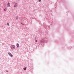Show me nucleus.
<instances>
[{
  "label": "nucleus",
  "instance_id": "obj_1",
  "mask_svg": "<svg viewBox=\"0 0 74 74\" xmlns=\"http://www.w3.org/2000/svg\"><path fill=\"white\" fill-rule=\"evenodd\" d=\"M10 47L11 49H14L15 48V46L14 45H12Z\"/></svg>",
  "mask_w": 74,
  "mask_h": 74
},
{
  "label": "nucleus",
  "instance_id": "obj_2",
  "mask_svg": "<svg viewBox=\"0 0 74 74\" xmlns=\"http://www.w3.org/2000/svg\"><path fill=\"white\" fill-rule=\"evenodd\" d=\"M7 6L8 7H10V2H8L7 4Z\"/></svg>",
  "mask_w": 74,
  "mask_h": 74
},
{
  "label": "nucleus",
  "instance_id": "obj_3",
  "mask_svg": "<svg viewBox=\"0 0 74 74\" xmlns=\"http://www.w3.org/2000/svg\"><path fill=\"white\" fill-rule=\"evenodd\" d=\"M8 54L11 57H12L13 56V55H12L10 53H8Z\"/></svg>",
  "mask_w": 74,
  "mask_h": 74
},
{
  "label": "nucleus",
  "instance_id": "obj_4",
  "mask_svg": "<svg viewBox=\"0 0 74 74\" xmlns=\"http://www.w3.org/2000/svg\"><path fill=\"white\" fill-rule=\"evenodd\" d=\"M8 10V9L7 8H5L4 9V11H7Z\"/></svg>",
  "mask_w": 74,
  "mask_h": 74
},
{
  "label": "nucleus",
  "instance_id": "obj_5",
  "mask_svg": "<svg viewBox=\"0 0 74 74\" xmlns=\"http://www.w3.org/2000/svg\"><path fill=\"white\" fill-rule=\"evenodd\" d=\"M17 5H18V4H17V3H15L14 5V7H17Z\"/></svg>",
  "mask_w": 74,
  "mask_h": 74
},
{
  "label": "nucleus",
  "instance_id": "obj_6",
  "mask_svg": "<svg viewBox=\"0 0 74 74\" xmlns=\"http://www.w3.org/2000/svg\"><path fill=\"white\" fill-rule=\"evenodd\" d=\"M16 46H17V47H19V44L18 43H17Z\"/></svg>",
  "mask_w": 74,
  "mask_h": 74
},
{
  "label": "nucleus",
  "instance_id": "obj_7",
  "mask_svg": "<svg viewBox=\"0 0 74 74\" xmlns=\"http://www.w3.org/2000/svg\"><path fill=\"white\" fill-rule=\"evenodd\" d=\"M23 69L24 70H26V67L24 68Z\"/></svg>",
  "mask_w": 74,
  "mask_h": 74
},
{
  "label": "nucleus",
  "instance_id": "obj_8",
  "mask_svg": "<svg viewBox=\"0 0 74 74\" xmlns=\"http://www.w3.org/2000/svg\"><path fill=\"white\" fill-rule=\"evenodd\" d=\"M16 19H18V16H16Z\"/></svg>",
  "mask_w": 74,
  "mask_h": 74
},
{
  "label": "nucleus",
  "instance_id": "obj_9",
  "mask_svg": "<svg viewBox=\"0 0 74 74\" xmlns=\"http://www.w3.org/2000/svg\"><path fill=\"white\" fill-rule=\"evenodd\" d=\"M7 25H8V26H9V23H7Z\"/></svg>",
  "mask_w": 74,
  "mask_h": 74
},
{
  "label": "nucleus",
  "instance_id": "obj_10",
  "mask_svg": "<svg viewBox=\"0 0 74 74\" xmlns=\"http://www.w3.org/2000/svg\"><path fill=\"white\" fill-rule=\"evenodd\" d=\"M39 1L40 2V1H41V0H39Z\"/></svg>",
  "mask_w": 74,
  "mask_h": 74
},
{
  "label": "nucleus",
  "instance_id": "obj_11",
  "mask_svg": "<svg viewBox=\"0 0 74 74\" xmlns=\"http://www.w3.org/2000/svg\"><path fill=\"white\" fill-rule=\"evenodd\" d=\"M35 42H37V41L36 40H35Z\"/></svg>",
  "mask_w": 74,
  "mask_h": 74
}]
</instances>
